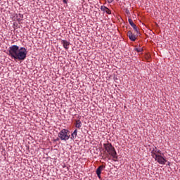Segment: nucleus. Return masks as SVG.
Instances as JSON below:
<instances>
[{"label":"nucleus","instance_id":"f257e3e1","mask_svg":"<svg viewBox=\"0 0 180 180\" xmlns=\"http://www.w3.org/2000/svg\"><path fill=\"white\" fill-rule=\"evenodd\" d=\"M8 56L13 58L14 60H18L23 61L26 60V56H27V49L25 47H21L17 45H12L9 47Z\"/></svg>","mask_w":180,"mask_h":180},{"label":"nucleus","instance_id":"f03ea898","mask_svg":"<svg viewBox=\"0 0 180 180\" xmlns=\"http://www.w3.org/2000/svg\"><path fill=\"white\" fill-rule=\"evenodd\" d=\"M103 147L105 150V151L109 154V155H111L112 158L114 159V161H116L117 158V153H116V150H115V147L112 146V143H104Z\"/></svg>","mask_w":180,"mask_h":180},{"label":"nucleus","instance_id":"7ed1b4c3","mask_svg":"<svg viewBox=\"0 0 180 180\" xmlns=\"http://www.w3.org/2000/svg\"><path fill=\"white\" fill-rule=\"evenodd\" d=\"M68 129H63L58 134V136L60 140L67 141V140H70V136L68 134Z\"/></svg>","mask_w":180,"mask_h":180},{"label":"nucleus","instance_id":"20e7f679","mask_svg":"<svg viewBox=\"0 0 180 180\" xmlns=\"http://www.w3.org/2000/svg\"><path fill=\"white\" fill-rule=\"evenodd\" d=\"M154 158L155 161H157V162H158L159 164H161L162 165H165L167 160H165V158H164V157H162V155H159Z\"/></svg>","mask_w":180,"mask_h":180},{"label":"nucleus","instance_id":"39448f33","mask_svg":"<svg viewBox=\"0 0 180 180\" xmlns=\"http://www.w3.org/2000/svg\"><path fill=\"white\" fill-rule=\"evenodd\" d=\"M105 169V165H102L101 166H99L96 171V174L98 176V178L101 179V174H102V171H103Z\"/></svg>","mask_w":180,"mask_h":180},{"label":"nucleus","instance_id":"423d86ee","mask_svg":"<svg viewBox=\"0 0 180 180\" xmlns=\"http://www.w3.org/2000/svg\"><path fill=\"white\" fill-rule=\"evenodd\" d=\"M127 36L129 40H131V41H136V35L133 34V32H131V31H128Z\"/></svg>","mask_w":180,"mask_h":180},{"label":"nucleus","instance_id":"0eeeda50","mask_svg":"<svg viewBox=\"0 0 180 180\" xmlns=\"http://www.w3.org/2000/svg\"><path fill=\"white\" fill-rule=\"evenodd\" d=\"M150 151L153 158H155L159 155L158 154H157V147H153L150 148Z\"/></svg>","mask_w":180,"mask_h":180},{"label":"nucleus","instance_id":"6e6552de","mask_svg":"<svg viewBox=\"0 0 180 180\" xmlns=\"http://www.w3.org/2000/svg\"><path fill=\"white\" fill-rule=\"evenodd\" d=\"M61 44H63V46L64 49H65V50H68V46H70L69 41H68L67 40H62Z\"/></svg>","mask_w":180,"mask_h":180},{"label":"nucleus","instance_id":"1a4fd4ad","mask_svg":"<svg viewBox=\"0 0 180 180\" xmlns=\"http://www.w3.org/2000/svg\"><path fill=\"white\" fill-rule=\"evenodd\" d=\"M75 124L77 129H81V127H82V122H81L79 120H76Z\"/></svg>","mask_w":180,"mask_h":180},{"label":"nucleus","instance_id":"9d476101","mask_svg":"<svg viewBox=\"0 0 180 180\" xmlns=\"http://www.w3.org/2000/svg\"><path fill=\"white\" fill-rule=\"evenodd\" d=\"M78 133V130L75 129L73 133L72 134L71 136V139L72 140H75V139H77V134Z\"/></svg>","mask_w":180,"mask_h":180},{"label":"nucleus","instance_id":"9b49d317","mask_svg":"<svg viewBox=\"0 0 180 180\" xmlns=\"http://www.w3.org/2000/svg\"><path fill=\"white\" fill-rule=\"evenodd\" d=\"M128 22L129 25H131V26L133 27V28L136 30V25L134 22H133V20H131V18H129Z\"/></svg>","mask_w":180,"mask_h":180},{"label":"nucleus","instance_id":"f8f14e48","mask_svg":"<svg viewBox=\"0 0 180 180\" xmlns=\"http://www.w3.org/2000/svg\"><path fill=\"white\" fill-rule=\"evenodd\" d=\"M136 51H137V53H141V51H143V48L141 47L136 48Z\"/></svg>","mask_w":180,"mask_h":180},{"label":"nucleus","instance_id":"ddd939ff","mask_svg":"<svg viewBox=\"0 0 180 180\" xmlns=\"http://www.w3.org/2000/svg\"><path fill=\"white\" fill-rule=\"evenodd\" d=\"M101 11H106V9H108V8L105 6H101Z\"/></svg>","mask_w":180,"mask_h":180},{"label":"nucleus","instance_id":"4468645a","mask_svg":"<svg viewBox=\"0 0 180 180\" xmlns=\"http://www.w3.org/2000/svg\"><path fill=\"white\" fill-rule=\"evenodd\" d=\"M136 33L137 37L141 36V34H140V32H139V30L137 29H136Z\"/></svg>","mask_w":180,"mask_h":180},{"label":"nucleus","instance_id":"2eb2a0df","mask_svg":"<svg viewBox=\"0 0 180 180\" xmlns=\"http://www.w3.org/2000/svg\"><path fill=\"white\" fill-rule=\"evenodd\" d=\"M156 153L160 155V154H161V150H160V149L156 148Z\"/></svg>","mask_w":180,"mask_h":180},{"label":"nucleus","instance_id":"dca6fc26","mask_svg":"<svg viewBox=\"0 0 180 180\" xmlns=\"http://www.w3.org/2000/svg\"><path fill=\"white\" fill-rule=\"evenodd\" d=\"M105 12H106V13H108V15H110V11L109 10V8H106V10H105Z\"/></svg>","mask_w":180,"mask_h":180},{"label":"nucleus","instance_id":"f3484780","mask_svg":"<svg viewBox=\"0 0 180 180\" xmlns=\"http://www.w3.org/2000/svg\"><path fill=\"white\" fill-rule=\"evenodd\" d=\"M63 4H68V0H63Z\"/></svg>","mask_w":180,"mask_h":180},{"label":"nucleus","instance_id":"a211bd4d","mask_svg":"<svg viewBox=\"0 0 180 180\" xmlns=\"http://www.w3.org/2000/svg\"><path fill=\"white\" fill-rule=\"evenodd\" d=\"M109 4H112L113 2V0H107Z\"/></svg>","mask_w":180,"mask_h":180},{"label":"nucleus","instance_id":"6ab92c4d","mask_svg":"<svg viewBox=\"0 0 180 180\" xmlns=\"http://www.w3.org/2000/svg\"><path fill=\"white\" fill-rule=\"evenodd\" d=\"M147 57H148V58H150V55L148 54V55H147Z\"/></svg>","mask_w":180,"mask_h":180}]
</instances>
